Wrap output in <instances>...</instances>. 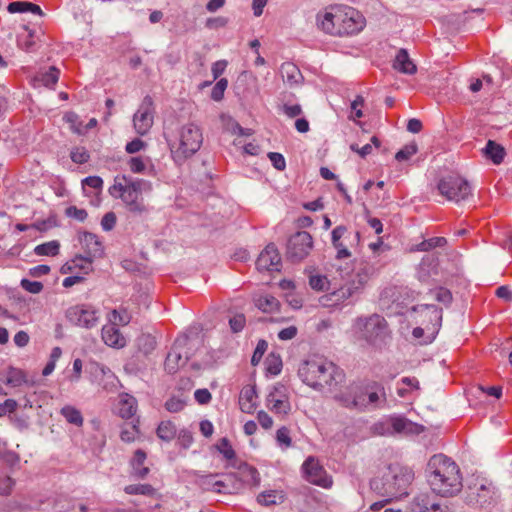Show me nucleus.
I'll list each match as a JSON object with an SVG mask.
<instances>
[{"label": "nucleus", "mask_w": 512, "mask_h": 512, "mask_svg": "<svg viewBox=\"0 0 512 512\" xmlns=\"http://www.w3.org/2000/svg\"><path fill=\"white\" fill-rule=\"evenodd\" d=\"M317 26L333 37H351L364 30L366 18L354 7L337 4L327 7L324 13L317 15Z\"/></svg>", "instance_id": "f257e3e1"}, {"label": "nucleus", "mask_w": 512, "mask_h": 512, "mask_svg": "<svg viewBox=\"0 0 512 512\" xmlns=\"http://www.w3.org/2000/svg\"><path fill=\"white\" fill-rule=\"evenodd\" d=\"M426 476L432 491L442 497H453L462 490L460 469L444 454H435L430 458Z\"/></svg>", "instance_id": "f03ea898"}, {"label": "nucleus", "mask_w": 512, "mask_h": 512, "mask_svg": "<svg viewBox=\"0 0 512 512\" xmlns=\"http://www.w3.org/2000/svg\"><path fill=\"white\" fill-rule=\"evenodd\" d=\"M298 376L303 383L315 390H333L344 381L343 370L325 359H309L301 363Z\"/></svg>", "instance_id": "7ed1b4c3"}, {"label": "nucleus", "mask_w": 512, "mask_h": 512, "mask_svg": "<svg viewBox=\"0 0 512 512\" xmlns=\"http://www.w3.org/2000/svg\"><path fill=\"white\" fill-rule=\"evenodd\" d=\"M414 479L413 471L399 464H391L381 477L370 481V487L377 494L397 499L408 495V488Z\"/></svg>", "instance_id": "20e7f679"}, {"label": "nucleus", "mask_w": 512, "mask_h": 512, "mask_svg": "<svg viewBox=\"0 0 512 512\" xmlns=\"http://www.w3.org/2000/svg\"><path fill=\"white\" fill-rule=\"evenodd\" d=\"M165 138L170 148L173 160L182 164L193 156L203 143V134L199 126L187 123L175 132H166Z\"/></svg>", "instance_id": "39448f33"}, {"label": "nucleus", "mask_w": 512, "mask_h": 512, "mask_svg": "<svg viewBox=\"0 0 512 512\" xmlns=\"http://www.w3.org/2000/svg\"><path fill=\"white\" fill-rule=\"evenodd\" d=\"M150 189L151 184L146 180L117 175L108 192L113 198L121 199L130 212L141 214L147 210L142 193Z\"/></svg>", "instance_id": "423d86ee"}, {"label": "nucleus", "mask_w": 512, "mask_h": 512, "mask_svg": "<svg viewBox=\"0 0 512 512\" xmlns=\"http://www.w3.org/2000/svg\"><path fill=\"white\" fill-rule=\"evenodd\" d=\"M438 190L447 200L455 203L466 201L472 196L468 181L459 175H448L440 179Z\"/></svg>", "instance_id": "0eeeda50"}, {"label": "nucleus", "mask_w": 512, "mask_h": 512, "mask_svg": "<svg viewBox=\"0 0 512 512\" xmlns=\"http://www.w3.org/2000/svg\"><path fill=\"white\" fill-rule=\"evenodd\" d=\"M331 240L334 248L337 250V259L349 258L351 257L349 248L358 245L360 234L359 232L350 233L345 226L340 225L332 230Z\"/></svg>", "instance_id": "6e6552de"}, {"label": "nucleus", "mask_w": 512, "mask_h": 512, "mask_svg": "<svg viewBox=\"0 0 512 512\" xmlns=\"http://www.w3.org/2000/svg\"><path fill=\"white\" fill-rule=\"evenodd\" d=\"M495 494V487L491 482L477 479L474 484L468 486L465 501L471 506L483 507L491 503Z\"/></svg>", "instance_id": "1a4fd4ad"}, {"label": "nucleus", "mask_w": 512, "mask_h": 512, "mask_svg": "<svg viewBox=\"0 0 512 512\" xmlns=\"http://www.w3.org/2000/svg\"><path fill=\"white\" fill-rule=\"evenodd\" d=\"M155 107L151 96L143 98L139 108L133 116V125L137 134L146 135L154 124Z\"/></svg>", "instance_id": "9d476101"}, {"label": "nucleus", "mask_w": 512, "mask_h": 512, "mask_svg": "<svg viewBox=\"0 0 512 512\" xmlns=\"http://www.w3.org/2000/svg\"><path fill=\"white\" fill-rule=\"evenodd\" d=\"M312 248V236L306 231H300L290 237L287 245V255L293 261H301L309 255Z\"/></svg>", "instance_id": "9b49d317"}, {"label": "nucleus", "mask_w": 512, "mask_h": 512, "mask_svg": "<svg viewBox=\"0 0 512 512\" xmlns=\"http://www.w3.org/2000/svg\"><path fill=\"white\" fill-rule=\"evenodd\" d=\"M354 331L359 339L376 344L384 340L388 326L387 322H356Z\"/></svg>", "instance_id": "f8f14e48"}, {"label": "nucleus", "mask_w": 512, "mask_h": 512, "mask_svg": "<svg viewBox=\"0 0 512 512\" xmlns=\"http://www.w3.org/2000/svg\"><path fill=\"white\" fill-rule=\"evenodd\" d=\"M87 372L90 375L91 381L101 386L102 389L111 391L116 388L117 377L110 368L105 365L98 362H90L87 367Z\"/></svg>", "instance_id": "ddd939ff"}, {"label": "nucleus", "mask_w": 512, "mask_h": 512, "mask_svg": "<svg viewBox=\"0 0 512 512\" xmlns=\"http://www.w3.org/2000/svg\"><path fill=\"white\" fill-rule=\"evenodd\" d=\"M302 468L305 478L310 483L324 488H329L332 485V479L327 476L326 471L314 457H308Z\"/></svg>", "instance_id": "4468645a"}, {"label": "nucleus", "mask_w": 512, "mask_h": 512, "mask_svg": "<svg viewBox=\"0 0 512 512\" xmlns=\"http://www.w3.org/2000/svg\"><path fill=\"white\" fill-rule=\"evenodd\" d=\"M259 271H279L281 267V256L273 244H269L260 253L256 261Z\"/></svg>", "instance_id": "2eb2a0df"}, {"label": "nucleus", "mask_w": 512, "mask_h": 512, "mask_svg": "<svg viewBox=\"0 0 512 512\" xmlns=\"http://www.w3.org/2000/svg\"><path fill=\"white\" fill-rule=\"evenodd\" d=\"M335 400L338 401L343 407L349 409H357L360 411L365 410L366 399L362 390L357 386H351L349 392L340 393L335 396Z\"/></svg>", "instance_id": "dca6fc26"}, {"label": "nucleus", "mask_w": 512, "mask_h": 512, "mask_svg": "<svg viewBox=\"0 0 512 512\" xmlns=\"http://www.w3.org/2000/svg\"><path fill=\"white\" fill-rule=\"evenodd\" d=\"M102 339L110 347L122 348L126 345V338L116 322H108L102 327Z\"/></svg>", "instance_id": "f3484780"}, {"label": "nucleus", "mask_w": 512, "mask_h": 512, "mask_svg": "<svg viewBox=\"0 0 512 512\" xmlns=\"http://www.w3.org/2000/svg\"><path fill=\"white\" fill-rule=\"evenodd\" d=\"M441 322H427L425 327H415L412 336L419 345H427L434 341L439 332Z\"/></svg>", "instance_id": "a211bd4d"}, {"label": "nucleus", "mask_w": 512, "mask_h": 512, "mask_svg": "<svg viewBox=\"0 0 512 512\" xmlns=\"http://www.w3.org/2000/svg\"><path fill=\"white\" fill-rule=\"evenodd\" d=\"M100 316L99 311L91 304H77L66 312L68 320H98Z\"/></svg>", "instance_id": "6ab92c4d"}, {"label": "nucleus", "mask_w": 512, "mask_h": 512, "mask_svg": "<svg viewBox=\"0 0 512 512\" xmlns=\"http://www.w3.org/2000/svg\"><path fill=\"white\" fill-rule=\"evenodd\" d=\"M80 242L86 252V256L94 259L103 255L104 248L97 235L85 232L81 236Z\"/></svg>", "instance_id": "aec40b11"}, {"label": "nucleus", "mask_w": 512, "mask_h": 512, "mask_svg": "<svg viewBox=\"0 0 512 512\" xmlns=\"http://www.w3.org/2000/svg\"><path fill=\"white\" fill-rule=\"evenodd\" d=\"M280 75L285 84L294 87L301 84L303 76L299 68L291 62H284L280 67Z\"/></svg>", "instance_id": "412c9836"}, {"label": "nucleus", "mask_w": 512, "mask_h": 512, "mask_svg": "<svg viewBox=\"0 0 512 512\" xmlns=\"http://www.w3.org/2000/svg\"><path fill=\"white\" fill-rule=\"evenodd\" d=\"M256 398L257 393L255 386H245L240 392V409L244 413H253L256 408Z\"/></svg>", "instance_id": "4be33fe9"}, {"label": "nucleus", "mask_w": 512, "mask_h": 512, "mask_svg": "<svg viewBox=\"0 0 512 512\" xmlns=\"http://www.w3.org/2000/svg\"><path fill=\"white\" fill-rule=\"evenodd\" d=\"M393 67L397 71L409 75H412L417 71L416 65L412 62L405 49H400L398 51L393 63Z\"/></svg>", "instance_id": "5701e85b"}, {"label": "nucleus", "mask_w": 512, "mask_h": 512, "mask_svg": "<svg viewBox=\"0 0 512 512\" xmlns=\"http://www.w3.org/2000/svg\"><path fill=\"white\" fill-rule=\"evenodd\" d=\"M188 361V355L181 353L177 346H174L168 353L165 360V368L169 373H174L178 368L184 366Z\"/></svg>", "instance_id": "b1692460"}, {"label": "nucleus", "mask_w": 512, "mask_h": 512, "mask_svg": "<svg viewBox=\"0 0 512 512\" xmlns=\"http://www.w3.org/2000/svg\"><path fill=\"white\" fill-rule=\"evenodd\" d=\"M483 153L485 157L490 159L495 165L501 164L506 156L505 148L493 140L487 141Z\"/></svg>", "instance_id": "393cba45"}, {"label": "nucleus", "mask_w": 512, "mask_h": 512, "mask_svg": "<svg viewBox=\"0 0 512 512\" xmlns=\"http://www.w3.org/2000/svg\"><path fill=\"white\" fill-rule=\"evenodd\" d=\"M136 410L137 401L133 396L129 394H123L120 396L118 404V413L120 417L124 419H129L135 415Z\"/></svg>", "instance_id": "a878e982"}, {"label": "nucleus", "mask_w": 512, "mask_h": 512, "mask_svg": "<svg viewBox=\"0 0 512 512\" xmlns=\"http://www.w3.org/2000/svg\"><path fill=\"white\" fill-rule=\"evenodd\" d=\"M284 388L283 385L278 384L274 387L273 391H271L267 396V402L272 404L271 410L278 414H287L290 411V404L288 401L283 399H277L276 393L279 389Z\"/></svg>", "instance_id": "bb28decb"}, {"label": "nucleus", "mask_w": 512, "mask_h": 512, "mask_svg": "<svg viewBox=\"0 0 512 512\" xmlns=\"http://www.w3.org/2000/svg\"><path fill=\"white\" fill-rule=\"evenodd\" d=\"M433 508L436 507L434 502L431 501L430 496L428 494H419L414 497L407 512H433Z\"/></svg>", "instance_id": "cd10ccee"}, {"label": "nucleus", "mask_w": 512, "mask_h": 512, "mask_svg": "<svg viewBox=\"0 0 512 512\" xmlns=\"http://www.w3.org/2000/svg\"><path fill=\"white\" fill-rule=\"evenodd\" d=\"M392 434L394 433H413L416 425L402 416H393L389 418Z\"/></svg>", "instance_id": "c85d7f7f"}, {"label": "nucleus", "mask_w": 512, "mask_h": 512, "mask_svg": "<svg viewBox=\"0 0 512 512\" xmlns=\"http://www.w3.org/2000/svg\"><path fill=\"white\" fill-rule=\"evenodd\" d=\"M145 460L146 453L141 449L136 450L134 457L131 461V466L133 470V475L140 479L145 478L149 473V468L143 466Z\"/></svg>", "instance_id": "c756f323"}, {"label": "nucleus", "mask_w": 512, "mask_h": 512, "mask_svg": "<svg viewBox=\"0 0 512 512\" xmlns=\"http://www.w3.org/2000/svg\"><path fill=\"white\" fill-rule=\"evenodd\" d=\"M60 71L54 67H49L48 70L40 71L35 76V81L45 87H53L59 80Z\"/></svg>", "instance_id": "7c9ffc66"}, {"label": "nucleus", "mask_w": 512, "mask_h": 512, "mask_svg": "<svg viewBox=\"0 0 512 512\" xmlns=\"http://www.w3.org/2000/svg\"><path fill=\"white\" fill-rule=\"evenodd\" d=\"M254 303L264 313H273L279 309V301L271 295H259L254 298Z\"/></svg>", "instance_id": "2f4dec72"}, {"label": "nucleus", "mask_w": 512, "mask_h": 512, "mask_svg": "<svg viewBox=\"0 0 512 512\" xmlns=\"http://www.w3.org/2000/svg\"><path fill=\"white\" fill-rule=\"evenodd\" d=\"M8 11L10 13H24V12H31L33 14H37L42 16L43 12L40 8V6L31 3V2H25V1H16L11 2L8 7Z\"/></svg>", "instance_id": "473e14b6"}, {"label": "nucleus", "mask_w": 512, "mask_h": 512, "mask_svg": "<svg viewBox=\"0 0 512 512\" xmlns=\"http://www.w3.org/2000/svg\"><path fill=\"white\" fill-rule=\"evenodd\" d=\"M138 352L150 355L156 347V338L151 334H142L136 339Z\"/></svg>", "instance_id": "72a5a7b5"}, {"label": "nucleus", "mask_w": 512, "mask_h": 512, "mask_svg": "<svg viewBox=\"0 0 512 512\" xmlns=\"http://www.w3.org/2000/svg\"><path fill=\"white\" fill-rule=\"evenodd\" d=\"M93 259L88 256H76L71 261L67 262L63 266V271L66 273L67 271L72 272L75 268H79L87 273L90 269Z\"/></svg>", "instance_id": "f704fd0d"}, {"label": "nucleus", "mask_w": 512, "mask_h": 512, "mask_svg": "<svg viewBox=\"0 0 512 512\" xmlns=\"http://www.w3.org/2000/svg\"><path fill=\"white\" fill-rule=\"evenodd\" d=\"M157 436L165 441L170 442L172 441L175 436L177 435V429L173 422L171 421H162L156 430Z\"/></svg>", "instance_id": "c9c22d12"}, {"label": "nucleus", "mask_w": 512, "mask_h": 512, "mask_svg": "<svg viewBox=\"0 0 512 512\" xmlns=\"http://www.w3.org/2000/svg\"><path fill=\"white\" fill-rule=\"evenodd\" d=\"M17 44L24 51H32L35 46L34 33L27 27H23V32L17 36Z\"/></svg>", "instance_id": "e433bc0d"}, {"label": "nucleus", "mask_w": 512, "mask_h": 512, "mask_svg": "<svg viewBox=\"0 0 512 512\" xmlns=\"http://www.w3.org/2000/svg\"><path fill=\"white\" fill-rule=\"evenodd\" d=\"M60 413L67 420V422L78 427L82 426L83 417L81 415V412L75 407L69 405L64 406L61 409Z\"/></svg>", "instance_id": "4c0bfd02"}, {"label": "nucleus", "mask_w": 512, "mask_h": 512, "mask_svg": "<svg viewBox=\"0 0 512 512\" xmlns=\"http://www.w3.org/2000/svg\"><path fill=\"white\" fill-rule=\"evenodd\" d=\"M26 382L25 373L17 368L10 367L7 371L5 383L11 387H19Z\"/></svg>", "instance_id": "58836bf2"}, {"label": "nucleus", "mask_w": 512, "mask_h": 512, "mask_svg": "<svg viewBox=\"0 0 512 512\" xmlns=\"http://www.w3.org/2000/svg\"><path fill=\"white\" fill-rule=\"evenodd\" d=\"M60 244L58 241L53 240L40 245H37L34 252L40 256H55L59 253Z\"/></svg>", "instance_id": "ea45409f"}, {"label": "nucleus", "mask_w": 512, "mask_h": 512, "mask_svg": "<svg viewBox=\"0 0 512 512\" xmlns=\"http://www.w3.org/2000/svg\"><path fill=\"white\" fill-rule=\"evenodd\" d=\"M125 493L129 495L151 496L156 493L155 488L150 484H131L124 488Z\"/></svg>", "instance_id": "a19ab883"}, {"label": "nucleus", "mask_w": 512, "mask_h": 512, "mask_svg": "<svg viewBox=\"0 0 512 512\" xmlns=\"http://www.w3.org/2000/svg\"><path fill=\"white\" fill-rule=\"evenodd\" d=\"M282 360L279 355L270 353L266 358V371L271 375H278L282 370Z\"/></svg>", "instance_id": "79ce46f5"}, {"label": "nucleus", "mask_w": 512, "mask_h": 512, "mask_svg": "<svg viewBox=\"0 0 512 512\" xmlns=\"http://www.w3.org/2000/svg\"><path fill=\"white\" fill-rule=\"evenodd\" d=\"M418 152V146L415 142L405 145L395 154V159L399 162L410 159Z\"/></svg>", "instance_id": "37998d69"}, {"label": "nucleus", "mask_w": 512, "mask_h": 512, "mask_svg": "<svg viewBox=\"0 0 512 512\" xmlns=\"http://www.w3.org/2000/svg\"><path fill=\"white\" fill-rule=\"evenodd\" d=\"M309 285L316 291H324L328 289L329 281L324 275L313 274L309 277Z\"/></svg>", "instance_id": "c03bdc74"}, {"label": "nucleus", "mask_w": 512, "mask_h": 512, "mask_svg": "<svg viewBox=\"0 0 512 512\" xmlns=\"http://www.w3.org/2000/svg\"><path fill=\"white\" fill-rule=\"evenodd\" d=\"M216 449L226 458L232 460L236 457V453L227 438H222L216 445Z\"/></svg>", "instance_id": "a18cd8bd"}, {"label": "nucleus", "mask_w": 512, "mask_h": 512, "mask_svg": "<svg viewBox=\"0 0 512 512\" xmlns=\"http://www.w3.org/2000/svg\"><path fill=\"white\" fill-rule=\"evenodd\" d=\"M281 499L282 495L278 494L276 491L263 492L257 497L258 502L264 506L274 505Z\"/></svg>", "instance_id": "49530a36"}, {"label": "nucleus", "mask_w": 512, "mask_h": 512, "mask_svg": "<svg viewBox=\"0 0 512 512\" xmlns=\"http://www.w3.org/2000/svg\"><path fill=\"white\" fill-rule=\"evenodd\" d=\"M205 318H228V320H238L244 318L243 314H233L229 311L228 315H223L219 308L211 307L203 315Z\"/></svg>", "instance_id": "de8ad7c7"}, {"label": "nucleus", "mask_w": 512, "mask_h": 512, "mask_svg": "<svg viewBox=\"0 0 512 512\" xmlns=\"http://www.w3.org/2000/svg\"><path fill=\"white\" fill-rule=\"evenodd\" d=\"M446 239L444 237H433L428 240L423 241L419 245V250L428 251L435 247H442L446 244Z\"/></svg>", "instance_id": "09e8293b"}, {"label": "nucleus", "mask_w": 512, "mask_h": 512, "mask_svg": "<svg viewBox=\"0 0 512 512\" xmlns=\"http://www.w3.org/2000/svg\"><path fill=\"white\" fill-rule=\"evenodd\" d=\"M228 86V81L225 78L220 79L215 86L213 87L211 91V98L215 101H220L223 96L224 92Z\"/></svg>", "instance_id": "8fccbe9b"}, {"label": "nucleus", "mask_w": 512, "mask_h": 512, "mask_svg": "<svg viewBox=\"0 0 512 512\" xmlns=\"http://www.w3.org/2000/svg\"><path fill=\"white\" fill-rule=\"evenodd\" d=\"M267 347H268V344L265 340H260L257 343V346H256L254 353L252 355V358H251V364L253 366H256L260 363L264 353L267 350Z\"/></svg>", "instance_id": "3c124183"}, {"label": "nucleus", "mask_w": 512, "mask_h": 512, "mask_svg": "<svg viewBox=\"0 0 512 512\" xmlns=\"http://www.w3.org/2000/svg\"><path fill=\"white\" fill-rule=\"evenodd\" d=\"M276 439L280 446L288 448L292 444V440L289 435V429L285 426L279 428L276 433Z\"/></svg>", "instance_id": "603ef678"}, {"label": "nucleus", "mask_w": 512, "mask_h": 512, "mask_svg": "<svg viewBox=\"0 0 512 512\" xmlns=\"http://www.w3.org/2000/svg\"><path fill=\"white\" fill-rule=\"evenodd\" d=\"M65 215L70 218H74L79 222H84L88 216L85 209L77 208L76 206H69L65 210Z\"/></svg>", "instance_id": "864d4df0"}, {"label": "nucleus", "mask_w": 512, "mask_h": 512, "mask_svg": "<svg viewBox=\"0 0 512 512\" xmlns=\"http://www.w3.org/2000/svg\"><path fill=\"white\" fill-rule=\"evenodd\" d=\"M71 159L73 162L77 164H84L89 160V154L87 150L83 147L74 148L71 151Z\"/></svg>", "instance_id": "5fc2aeb1"}, {"label": "nucleus", "mask_w": 512, "mask_h": 512, "mask_svg": "<svg viewBox=\"0 0 512 512\" xmlns=\"http://www.w3.org/2000/svg\"><path fill=\"white\" fill-rule=\"evenodd\" d=\"M186 402L180 398L172 397L165 403V408L171 413H177L185 407Z\"/></svg>", "instance_id": "6e6d98bb"}, {"label": "nucleus", "mask_w": 512, "mask_h": 512, "mask_svg": "<svg viewBox=\"0 0 512 512\" xmlns=\"http://www.w3.org/2000/svg\"><path fill=\"white\" fill-rule=\"evenodd\" d=\"M0 462L12 468L20 462V458L15 452L6 451L0 454Z\"/></svg>", "instance_id": "4d7b16f0"}, {"label": "nucleus", "mask_w": 512, "mask_h": 512, "mask_svg": "<svg viewBox=\"0 0 512 512\" xmlns=\"http://www.w3.org/2000/svg\"><path fill=\"white\" fill-rule=\"evenodd\" d=\"M381 391H382L381 395H379L378 392H363L362 391V393L364 394L365 399H366L365 409H367L369 405L376 406L377 403L380 401L381 397L383 398V401L386 400L384 388H381Z\"/></svg>", "instance_id": "13d9d810"}, {"label": "nucleus", "mask_w": 512, "mask_h": 512, "mask_svg": "<svg viewBox=\"0 0 512 512\" xmlns=\"http://www.w3.org/2000/svg\"><path fill=\"white\" fill-rule=\"evenodd\" d=\"M228 19L223 16L210 17L206 20L205 26L208 29H219L227 25Z\"/></svg>", "instance_id": "bf43d9fd"}, {"label": "nucleus", "mask_w": 512, "mask_h": 512, "mask_svg": "<svg viewBox=\"0 0 512 512\" xmlns=\"http://www.w3.org/2000/svg\"><path fill=\"white\" fill-rule=\"evenodd\" d=\"M21 286L26 291L37 294L40 293L43 289V284L39 281H30L28 279H22Z\"/></svg>", "instance_id": "052dcab7"}, {"label": "nucleus", "mask_w": 512, "mask_h": 512, "mask_svg": "<svg viewBox=\"0 0 512 512\" xmlns=\"http://www.w3.org/2000/svg\"><path fill=\"white\" fill-rule=\"evenodd\" d=\"M364 104V98L362 96H357L355 100L351 103L352 114L350 119L355 120L357 118H361L363 116V112L360 107Z\"/></svg>", "instance_id": "680f3d73"}, {"label": "nucleus", "mask_w": 512, "mask_h": 512, "mask_svg": "<svg viewBox=\"0 0 512 512\" xmlns=\"http://www.w3.org/2000/svg\"><path fill=\"white\" fill-rule=\"evenodd\" d=\"M268 158L271 161L272 165L279 171H282L286 167L285 158L282 154L277 152H269Z\"/></svg>", "instance_id": "e2e57ef3"}, {"label": "nucleus", "mask_w": 512, "mask_h": 512, "mask_svg": "<svg viewBox=\"0 0 512 512\" xmlns=\"http://www.w3.org/2000/svg\"><path fill=\"white\" fill-rule=\"evenodd\" d=\"M129 169L133 173H142L146 169V164L141 157H132L128 161Z\"/></svg>", "instance_id": "0e129e2a"}, {"label": "nucleus", "mask_w": 512, "mask_h": 512, "mask_svg": "<svg viewBox=\"0 0 512 512\" xmlns=\"http://www.w3.org/2000/svg\"><path fill=\"white\" fill-rule=\"evenodd\" d=\"M178 442L183 448H189L193 442L192 433L187 429H181L178 433Z\"/></svg>", "instance_id": "69168bd1"}, {"label": "nucleus", "mask_w": 512, "mask_h": 512, "mask_svg": "<svg viewBox=\"0 0 512 512\" xmlns=\"http://www.w3.org/2000/svg\"><path fill=\"white\" fill-rule=\"evenodd\" d=\"M18 404L14 399H7L0 404V417L6 416L14 412Z\"/></svg>", "instance_id": "338daca9"}, {"label": "nucleus", "mask_w": 512, "mask_h": 512, "mask_svg": "<svg viewBox=\"0 0 512 512\" xmlns=\"http://www.w3.org/2000/svg\"><path fill=\"white\" fill-rule=\"evenodd\" d=\"M116 220H117V218H116V215L114 212L106 213L101 220V226H102L103 230H105V231L112 230L116 224Z\"/></svg>", "instance_id": "774afa93"}]
</instances>
